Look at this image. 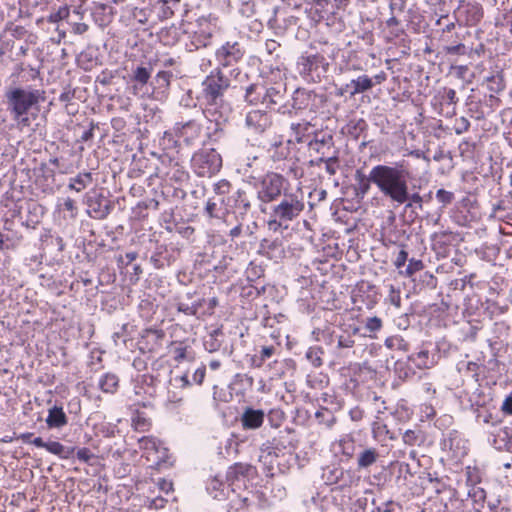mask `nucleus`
<instances>
[{
  "instance_id": "14",
  "label": "nucleus",
  "mask_w": 512,
  "mask_h": 512,
  "mask_svg": "<svg viewBox=\"0 0 512 512\" xmlns=\"http://www.w3.org/2000/svg\"><path fill=\"white\" fill-rule=\"evenodd\" d=\"M86 205L88 206V214L91 217L103 219L109 214V207L103 205L102 196H87Z\"/></svg>"
},
{
  "instance_id": "6",
  "label": "nucleus",
  "mask_w": 512,
  "mask_h": 512,
  "mask_svg": "<svg viewBox=\"0 0 512 512\" xmlns=\"http://www.w3.org/2000/svg\"><path fill=\"white\" fill-rule=\"evenodd\" d=\"M202 97L206 102L205 113H211V107L222 101L224 91L229 87V80L220 71L211 73L202 83Z\"/></svg>"
},
{
  "instance_id": "1",
  "label": "nucleus",
  "mask_w": 512,
  "mask_h": 512,
  "mask_svg": "<svg viewBox=\"0 0 512 512\" xmlns=\"http://www.w3.org/2000/svg\"><path fill=\"white\" fill-rule=\"evenodd\" d=\"M411 178V171L406 161L395 162L392 165L379 164L371 168L373 184L391 202L397 205L405 204V207L412 208L413 205L422 207V197L419 193L410 194L408 180Z\"/></svg>"
},
{
  "instance_id": "11",
  "label": "nucleus",
  "mask_w": 512,
  "mask_h": 512,
  "mask_svg": "<svg viewBox=\"0 0 512 512\" xmlns=\"http://www.w3.org/2000/svg\"><path fill=\"white\" fill-rule=\"evenodd\" d=\"M374 86L372 78L367 75H360L355 79H352L349 83L342 85L337 88L336 95L343 97L349 94L351 97L356 94L364 93L370 90Z\"/></svg>"
},
{
  "instance_id": "42",
  "label": "nucleus",
  "mask_w": 512,
  "mask_h": 512,
  "mask_svg": "<svg viewBox=\"0 0 512 512\" xmlns=\"http://www.w3.org/2000/svg\"><path fill=\"white\" fill-rule=\"evenodd\" d=\"M436 198L443 205H447L453 201L454 195L450 191H446L444 189H439L436 192Z\"/></svg>"
},
{
  "instance_id": "38",
  "label": "nucleus",
  "mask_w": 512,
  "mask_h": 512,
  "mask_svg": "<svg viewBox=\"0 0 512 512\" xmlns=\"http://www.w3.org/2000/svg\"><path fill=\"white\" fill-rule=\"evenodd\" d=\"M321 162L325 163V170L329 175H335L338 170V157L332 156L329 158H320Z\"/></svg>"
},
{
  "instance_id": "64",
  "label": "nucleus",
  "mask_w": 512,
  "mask_h": 512,
  "mask_svg": "<svg viewBox=\"0 0 512 512\" xmlns=\"http://www.w3.org/2000/svg\"><path fill=\"white\" fill-rule=\"evenodd\" d=\"M422 389H423V391H424L428 396H430V395H434V394H435V392H436V390H435V388L433 387V385H432L431 383H428V382L423 383V385H422Z\"/></svg>"
},
{
  "instance_id": "52",
  "label": "nucleus",
  "mask_w": 512,
  "mask_h": 512,
  "mask_svg": "<svg viewBox=\"0 0 512 512\" xmlns=\"http://www.w3.org/2000/svg\"><path fill=\"white\" fill-rule=\"evenodd\" d=\"M407 259H408V253H407L406 250L402 249L397 254V256H396V258L394 260V265L397 268H401V267H403L405 265Z\"/></svg>"
},
{
  "instance_id": "43",
  "label": "nucleus",
  "mask_w": 512,
  "mask_h": 512,
  "mask_svg": "<svg viewBox=\"0 0 512 512\" xmlns=\"http://www.w3.org/2000/svg\"><path fill=\"white\" fill-rule=\"evenodd\" d=\"M275 457L276 455L272 454L270 447L262 448L261 454L259 455V462H262L264 465H273Z\"/></svg>"
},
{
  "instance_id": "36",
  "label": "nucleus",
  "mask_w": 512,
  "mask_h": 512,
  "mask_svg": "<svg viewBox=\"0 0 512 512\" xmlns=\"http://www.w3.org/2000/svg\"><path fill=\"white\" fill-rule=\"evenodd\" d=\"M423 269V263L421 260H417L415 258H411L404 272H402L405 276L411 277L416 272Z\"/></svg>"
},
{
  "instance_id": "31",
  "label": "nucleus",
  "mask_w": 512,
  "mask_h": 512,
  "mask_svg": "<svg viewBox=\"0 0 512 512\" xmlns=\"http://www.w3.org/2000/svg\"><path fill=\"white\" fill-rule=\"evenodd\" d=\"M309 127H310V124L307 122L292 123L290 128L293 132L294 140L296 142H301L303 136L308 131Z\"/></svg>"
},
{
  "instance_id": "55",
  "label": "nucleus",
  "mask_w": 512,
  "mask_h": 512,
  "mask_svg": "<svg viewBox=\"0 0 512 512\" xmlns=\"http://www.w3.org/2000/svg\"><path fill=\"white\" fill-rule=\"evenodd\" d=\"M204 378H205V367L202 366V367L197 368L193 374V381L196 384L200 385V384H202Z\"/></svg>"
},
{
  "instance_id": "18",
  "label": "nucleus",
  "mask_w": 512,
  "mask_h": 512,
  "mask_svg": "<svg viewBox=\"0 0 512 512\" xmlns=\"http://www.w3.org/2000/svg\"><path fill=\"white\" fill-rule=\"evenodd\" d=\"M379 458V452L376 448H366L362 450L357 457L358 469H367L372 466Z\"/></svg>"
},
{
  "instance_id": "24",
  "label": "nucleus",
  "mask_w": 512,
  "mask_h": 512,
  "mask_svg": "<svg viewBox=\"0 0 512 512\" xmlns=\"http://www.w3.org/2000/svg\"><path fill=\"white\" fill-rule=\"evenodd\" d=\"M223 333L220 329H214L204 340V348L209 353L218 351L221 348V340L219 339Z\"/></svg>"
},
{
  "instance_id": "45",
  "label": "nucleus",
  "mask_w": 512,
  "mask_h": 512,
  "mask_svg": "<svg viewBox=\"0 0 512 512\" xmlns=\"http://www.w3.org/2000/svg\"><path fill=\"white\" fill-rule=\"evenodd\" d=\"M353 439L351 437H344L339 441V446L344 454L351 456L353 450Z\"/></svg>"
},
{
  "instance_id": "20",
  "label": "nucleus",
  "mask_w": 512,
  "mask_h": 512,
  "mask_svg": "<svg viewBox=\"0 0 512 512\" xmlns=\"http://www.w3.org/2000/svg\"><path fill=\"white\" fill-rule=\"evenodd\" d=\"M93 181L92 174L90 172L79 173L75 177L71 178L68 184L70 190L80 192L81 190L88 187Z\"/></svg>"
},
{
  "instance_id": "60",
  "label": "nucleus",
  "mask_w": 512,
  "mask_h": 512,
  "mask_svg": "<svg viewBox=\"0 0 512 512\" xmlns=\"http://www.w3.org/2000/svg\"><path fill=\"white\" fill-rule=\"evenodd\" d=\"M88 30V25L85 23H75L73 25V32L75 34H84Z\"/></svg>"
},
{
  "instance_id": "30",
  "label": "nucleus",
  "mask_w": 512,
  "mask_h": 512,
  "mask_svg": "<svg viewBox=\"0 0 512 512\" xmlns=\"http://www.w3.org/2000/svg\"><path fill=\"white\" fill-rule=\"evenodd\" d=\"M292 143V140L289 139L286 143L279 142L275 143V151L272 155V157L276 160L285 159L288 157L290 151H289V145Z\"/></svg>"
},
{
  "instance_id": "8",
  "label": "nucleus",
  "mask_w": 512,
  "mask_h": 512,
  "mask_svg": "<svg viewBox=\"0 0 512 512\" xmlns=\"http://www.w3.org/2000/svg\"><path fill=\"white\" fill-rule=\"evenodd\" d=\"M202 127L196 120L178 122L173 127L174 135L185 145H193L201 136Z\"/></svg>"
},
{
  "instance_id": "53",
  "label": "nucleus",
  "mask_w": 512,
  "mask_h": 512,
  "mask_svg": "<svg viewBox=\"0 0 512 512\" xmlns=\"http://www.w3.org/2000/svg\"><path fill=\"white\" fill-rule=\"evenodd\" d=\"M279 43L273 39L265 42V51L268 55L272 56L279 48Z\"/></svg>"
},
{
  "instance_id": "57",
  "label": "nucleus",
  "mask_w": 512,
  "mask_h": 512,
  "mask_svg": "<svg viewBox=\"0 0 512 512\" xmlns=\"http://www.w3.org/2000/svg\"><path fill=\"white\" fill-rule=\"evenodd\" d=\"M445 99L449 104H456L458 98L456 96V91L454 89H446L445 90Z\"/></svg>"
},
{
  "instance_id": "2",
  "label": "nucleus",
  "mask_w": 512,
  "mask_h": 512,
  "mask_svg": "<svg viewBox=\"0 0 512 512\" xmlns=\"http://www.w3.org/2000/svg\"><path fill=\"white\" fill-rule=\"evenodd\" d=\"M8 110L20 127H28L38 113L39 103L44 101V91L27 87H12L5 93Z\"/></svg>"
},
{
  "instance_id": "54",
  "label": "nucleus",
  "mask_w": 512,
  "mask_h": 512,
  "mask_svg": "<svg viewBox=\"0 0 512 512\" xmlns=\"http://www.w3.org/2000/svg\"><path fill=\"white\" fill-rule=\"evenodd\" d=\"M501 410L508 415H512V392L504 399Z\"/></svg>"
},
{
  "instance_id": "25",
  "label": "nucleus",
  "mask_w": 512,
  "mask_h": 512,
  "mask_svg": "<svg viewBox=\"0 0 512 512\" xmlns=\"http://www.w3.org/2000/svg\"><path fill=\"white\" fill-rule=\"evenodd\" d=\"M160 16L164 19L170 18L174 10L180 5V0H159Z\"/></svg>"
},
{
  "instance_id": "17",
  "label": "nucleus",
  "mask_w": 512,
  "mask_h": 512,
  "mask_svg": "<svg viewBox=\"0 0 512 512\" xmlns=\"http://www.w3.org/2000/svg\"><path fill=\"white\" fill-rule=\"evenodd\" d=\"M372 436L376 441H385L386 439L393 440L395 436L390 432L387 425L382 419L377 416L372 423Z\"/></svg>"
},
{
  "instance_id": "12",
  "label": "nucleus",
  "mask_w": 512,
  "mask_h": 512,
  "mask_svg": "<svg viewBox=\"0 0 512 512\" xmlns=\"http://www.w3.org/2000/svg\"><path fill=\"white\" fill-rule=\"evenodd\" d=\"M246 127L254 133H262L270 126L268 114L261 110H251L245 119Z\"/></svg>"
},
{
  "instance_id": "23",
  "label": "nucleus",
  "mask_w": 512,
  "mask_h": 512,
  "mask_svg": "<svg viewBox=\"0 0 512 512\" xmlns=\"http://www.w3.org/2000/svg\"><path fill=\"white\" fill-rule=\"evenodd\" d=\"M410 359L420 369L430 368L434 365V358L430 357L428 350H420L412 354Z\"/></svg>"
},
{
  "instance_id": "37",
  "label": "nucleus",
  "mask_w": 512,
  "mask_h": 512,
  "mask_svg": "<svg viewBox=\"0 0 512 512\" xmlns=\"http://www.w3.org/2000/svg\"><path fill=\"white\" fill-rule=\"evenodd\" d=\"M171 351L176 362H182L187 359V346L181 343L174 344Z\"/></svg>"
},
{
  "instance_id": "19",
  "label": "nucleus",
  "mask_w": 512,
  "mask_h": 512,
  "mask_svg": "<svg viewBox=\"0 0 512 512\" xmlns=\"http://www.w3.org/2000/svg\"><path fill=\"white\" fill-rule=\"evenodd\" d=\"M265 95H267V88L263 84H251L246 89L245 99L250 104H261Z\"/></svg>"
},
{
  "instance_id": "33",
  "label": "nucleus",
  "mask_w": 512,
  "mask_h": 512,
  "mask_svg": "<svg viewBox=\"0 0 512 512\" xmlns=\"http://www.w3.org/2000/svg\"><path fill=\"white\" fill-rule=\"evenodd\" d=\"M332 140H333L332 135H330L328 133L322 134L321 137H319V135L316 134L314 140L310 141L309 145L312 149L319 151L320 145L330 146V145H332Z\"/></svg>"
},
{
  "instance_id": "63",
  "label": "nucleus",
  "mask_w": 512,
  "mask_h": 512,
  "mask_svg": "<svg viewBox=\"0 0 512 512\" xmlns=\"http://www.w3.org/2000/svg\"><path fill=\"white\" fill-rule=\"evenodd\" d=\"M175 381H176V382H179V383H180V386H181L182 388H185V387L190 386V381H189V379H188V375H187V374H183V375H181V376H179V377H176V378H175Z\"/></svg>"
},
{
  "instance_id": "28",
  "label": "nucleus",
  "mask_w": 512,
  "mask_h": 512,
  "mask_svg": "<svg viewBox=\"0 0 512 512\" xmlns=\"http://www.w3.org/2000/svg\"><path fill=\"white\" fill-rule=\"evenodd\" d=\"M281 99V94L275 88H267V95L261 100V105L269 108L272 105L278 104Z\"/></svg>"
},
{
  "instance_id": "44",
  "label": "nucleus",
  "mask_w": 512,
  "mask_h": 512,
  "mask_svg": "<svg viewBox=\"0 0 512 512\" xmlns=\"http://www.w3.org/2000/svg\"><path fill=\"white\" fill-rule=\"evenodd\" d=\"M171 73L167 71H159L156 74L155 81L161 88H166L170 83Z\"/></svg>"
},
{
  "instance_id": "13",
  "label": "nucleus",
  "mask_w": 512,
  "mask_h": 512,
  "mask_svg": "<svg viewBox=\"0 0 512 512\" xmlns=\"http://www.w3.org/2000/svg\"><path fill=\"white\" fill-rule=\"evenodd\" d=\"M264 411L260 409L246 408L241 416V424L245 430H254L262 426Z\"/></svg>"
},
{
  "instance_id": "40",
  "label": "nucleus",
  "mask_w": 512,
  "mask_h": 512,
  "mask_svg": "<svg viewBox=\"0 0 512 512\" xmlns=\"http://www.w3.org/2000/svg\"><path fill=\"white\" fill-rule=\"evenodd\" d=\"M61 206L63 207V210L69 212V217L71 219H74L76 218L77 216V207L75 205V201L71 198H65L63 200V203L61 204Z\"/></svg>"
},
{
  "instance_id": "48",
  "label": "nucleus",
  "mask_w": 512,
  "mask_h": 512,
  "mask_svg": "<svg viewBox=\"0 0 512 512\" xmlns=\"http://www.w3.org/2000/svg\"><path fill=\"white\" fill-rule=\"evenodd\" d=\"M69 15V9L67 7L60 8L57 12L49 16V22L56 23L66 18Z\"/></svg>"
},
{
  "instance_id": "27",
  "label": "nucleus",
  "mask_w": 512,
  "mask_h": 512,
  "mask_svg": "<svg viewBox=\"0 0 512 512\" xmlns=\"http://www.w3.org/2000/svg\"><path fill=\"white\" fill-rule=\"evenodd\" d=\"M468 496L474 503L480 507H483V503L486 499V492L483 488L475 485L471 486V488L468 490Z\"/></svg>"
},
{
  "instance_id": "10",
  "label": "nucleus",
  "mask_w": 512,
  "mask_h": 512,
  "mask_svg": "<svg viewBox=\"0 0 512 512\" xmlns=\"http://www.w3.org/2000/svg\"><path fill=\"white\" fill-rule=\"evenodd\" d=\"M140 449L145 451V456L148 460L154 463L164 461L167 457V449L156 438L144 436L138 440Z\"/></svg>"
},
{
  "instance_id": "4",
  "label": "nucleus",
  "mask_w": 512,
  "mask_h": 512,
  "mask_svg": "<svg viewBox=\"0 0 512 512\" xmlns=\"http://www.w3.org/2000/svg\"><path fill=\"white\" fill-rule=\"evenodd\" d=\"M329 68L327 59L319 54H303L298 58L297 70L301 77L309 82H320Z\"/></svg>"
},
{
  "instance_id": "29",
  "label": "nucleus",
  "mask_w": 512,
  "mask_h": 512,
  "mask_svg": "<svg viewBox=\"0 0 512 512\" xmlns=\"http://www.w3.org/2000/svg\"><path fill=\"white\" fill-rule=\"evenodd\" d=\"M151 77V69L139 66L133 71V80L141 85L147 84Z\"/></svg>"
},
{
  "instance_id": "32",
  "label": "nucleus",
  "mask_w": 512,
  "mask_h": 512,
  "mask_svg": "<svg viewBox=\"0 0 512 512\" xmlns=\"http://www.w3.org/2000/svg\"><path fill=\"white\" fill-rule=\"evenodd\" d=\"M403 442L409 446L419 445L422 442L420 432L416 430H406L403 434Z\"/></svg>"
},
{
  "instance_id": "41",
  "label": "nucleus",
  "mask_w": 512,
  "mask_h": 512,
  "mask_svg": "<svg viewBox=\"0 0 512 512\" xmlns=\"http://www.w3.org/2000/svg\"><path fill=\"white\" fill-rule=\"evenodd\" d=\"M382 327V320L379 317H370L366 320L365 328L369 332H377Z\"/></svg>"
},
{
  "instance_id": "34",
  "label": "nucleus",
  "mask_w": 512,
  "mask_h": 512,
  "mask_svg": "<svg viewBox=\"0 0 512 512\" xmlns=\"http://www.w3.org/2000/svg\"><path fill=\"white\" fill-rule=\"evenodd\" d=\"M322 350L319 347H311L306 352L307 359L313 364L315 367H319L322 365L321 354Z\"/></svg>"
},
{
  "instance_id": "51",
  "label": "nucleus",
  "mask_w": 512,
  "mask_h": 512,
  "mask_svg": "<svg viewBox=\"0 0 512 512\" xmlns=\"http://www.w3.org/2000/svg\"><path fill=\"white\" fill-rule=\"evenodd\" d=\"M216 210H217V204L213 200L209 199L205 206V211H206L207 215L210 218H219V215L217 214Z\"/></svg>"
},
{
  "instance_id": "49",
  "label": "nucleus",
  "mask_w": 512,
  "mask_h": 512,
  "mask_svg": "<svg viewBox=\"0 0 512 512\" xmlns=\"http://www.w3.org/2000/svg\"><path fill=\"white\" fill-rule=\"evenodd\" d=\"M258 3H262V0H252L244 3L241 9L242 13L247 17L253 16L255 14L254 8Z\"/></svg>"
},
{
  "instance_id": "39",
  "label": "nucleus",
  "mask_w": 512,
  "mask_h": 512,
  "mask_svg": "<svg viewBox=\"0 0 512 512\" xmlns=\"http://www.w3.org/2000/svg\"><path fill=\"white\" fill-rule=\"evenodd\" d=\"M389 302L395 306L396 308H400L401 306V295L400 291L397 290L393 285L389 286V295H388Z\"/></svg>"
},
{
  "instance_id": "16",
  "label": "nucleus",
  "mask_w": 512,
  "mask_h": 512,
  "mask_svg": "<svg viewBox=\"0 0 512 512\" xmlns=\"http://www.w3.org/2000/svg\"><path fill=\"white\" fill-rule=\"evenodd\" d=\"M252 470V466L244 463H235L230 466L226 473V479L230 484L244 479Z\"/></svg>"
},
{
  "instance_id": "50",
  "label": "nucleus",
  "mask_w": 512,
  "mask_h": 512,
  "mask_svg": "<svg viewBox=\"0 0 512 512\" xmlns=\"http://www.w3.org/2000/svg\"><path fill=\"white\" fill-rule=\"evenodd\" d=\"M230 190V183L227 180H220L214 185V191L217 194H226Z\"/></svg>"
},
{
  "instance_id": "5",
  "label": "nucleus",
  "mask_w": 512,
  "mask_h": 512,
  "mask_svg": "<svg viewBox=\"0 0 512 512\" xmlns=\"http://www.w3.org/2000/svg\"><path fill=\"white\" fill-rule=\"evenodd\" d=\"M191 164L199 177H211L220 171L222 157L215 149L204 148L194 153Z\"/></svg>"
},
{
  "instance_id": "62",
  "label": "nucleus",
  "mask_w": 512,
  "mask_h": 512,
  "mask_svg": "<svg viewBox=\"0 0 512 512\" xmlns=\"http://www.w3.org/2000/svg\"><path fill=\"white\" fill-rule=\"evenodd\" d=\"M133 424L136 430H144L146 427V420L144 418L137 417L133 420Z\"/></svg>"
},
{
  "instance_id": "7",
  "label": "nucleus",
  "mask_w": 512,
  "mask_h": 512,
  "mask_svg": "<svg viewBox=\"0 0 512 512\" xmlns=\"http://www.w3.org/2000/svg\"><path fill=\"white\" fill-rule=\"evenodd\" d=\"M284 182V177L277 173L267 174L262 180L258 198L265 203L274 201L281 195Z\"/></svg>"
},
{
  "instance_id": "3",
  "label": "nucleus",
  "mask_w": 512,
  "mask_h": 512,
  "mask_svg": "<svg viewBox=\"0 0 512 512\" xmlns=\"http://www.w3.org/2000/svg\"><path fill=\"white\" fill-rule=\"evenodd\" d=\"M304 207L301 197L285 193L280 203L272 208L271 218L267 223L269 230L276 232L282 228L287 229L289 222L296 219Z\"/></svg>"
},
{
  "instance_id": "21",
  "label": "nucleus",
  "mask_w": 512,
  "mask_h": 512,
  "mask_svg": "<svg viewBox=\"0 0 512 512\" xmlns=\"http://www.w3.org/2000/svg\"><path fill=\"white\" fill-rule=\"evenodd\" d=\"M119 384V378L113 373H106L100 377L98 386L104 393H115Z\"/></svg>"
},
{
  "instance_id": "59",
  "label": "nucleus",
  "mask_w": 512,
  "mask_h": 512,
  "mask_svg": "<svg viewBox=\"0 0 512 512\" xmlns=\"http://www.w3.org/2000/svg\"><path fill=\"white\" fill-rule=\"evenodd\" d=\"M353 344H354V341L352 339H350L349 337L341 336L338 339V347L339 348H350L353 346Z\"/></svg>"
},
{
  "instance_id": "58",
  "label": "nucleus",
  "mask_w": 512,
  "mask_h": 512,
  "mask_svg": "<svg viewBox=\"0 0 512 512\" xmlns=\"http://www.w3.org/2000/svg\"><path fill=\"white\" fill-rule=\"evenodd\" d=\"M275 349L273 346H264L262 347L261 349V360L264 361L265 359H268L270 358L273 353H274Z\"/></svg>"
},
{
  "instance_id": "61",
  "label": "nucleus",
  "mask_w": 512,
  "mask_h": 512,
  "mask_svg": "<svg viewBox=\"0 0 512 512\" xmlns=\"http://www.w3.org/2000/svg\"><path fill=\"white\" fill-rule=\"evenodd\" d=\"M158 485H159L160 490L164 491L165 493H169L172 490V483L165 479H161L158 482Z\"/></svg>"
},
{
  "instance_id": "46",
  "label": "nucleus",
  "mask_w": 512,
  "mask_h": 512,
  "mask_svg": "<svg viewBox=\"0 0 512 512\" xmlns=\"http://www.w3.org/2000/svg\"><path fill=\"white\" fill-rule=\"evenodd\" d=\"M77 458L81 462L90 463L91 460L95 458V455L92 453L90 449L84 447L77 451Z\"/></svg>"
},
{
  "instance_id": "15",
  "label": "nucleus",
  "mask_w": 512,
  "mask_h": 512,
  "mask_svg": "<svg viewBox=\"0 0 512 512\" xmlns=\"http://www.w3.org/2000/svg\"><path fill=\"white\" fill-rule=\"evenodd\" d=\"M67 422L68 419L62 407L53 406L48 410L46 424L49 428H62Z\"/></svg>"
},
{
  "instance_id": "26",
  "label": "nucleus",
  "mask_w": 512,
  "mask_h": 512,
  "mask_svg": "<svg viewBox=\"0 0 512 512\" xmlns=\"http://www.w3.org/2000/svg\"><path fill=\"white\" fill-rule=\"evenodd\" d=\"M370 176H371V171L369 172V175L367 177H365L364 174H362L360 171H357L356 172V177L358 179V186H357V196L358 197H361V198H364L365 195L369 192L370 190V183H373L372 180L370 179Z\"/></svg>"
},
{
  "instance_id": "9",
  "label": "nucleus",
  "mask_w": 512,
  "mask_h": 512,
  "mask_svg": "<svg viewBox=\"0 0 512 512\" xmlns=\"http://www.w3.org/2000/svg\"><path fill=\"white\" fill-rule=\"evenodd\" d=\"M243 55L244 51L238 42H226L215 53L218 64L223 67L234 65Z\"/></svg>"
},
{
  "instance_id": "47",
  "label": "nucleus",
  "mask_w": 512,
  "mask_h": 512,
  "mask_svg": "<svg viewBox=\"0 0 512 512\" xmlns=\"http://www.w3.org/2000/svg\"><path fill=\"white\" fill-rule=\"evenodd\" d=\"M469 127H470L469 120L465 117H460L459 119L456 120L455 133L457 135H460V134L468 131Z\"/></svg>"
},
{
  "instance_id": "56",
  "label": "nucleus",
  "mask_w": 512,
  "mask_h": 512,
  "mask_svg": "<svg viewBox=\"0 0 512 512\" xmlns=\"http://www.w3.org/2000/svg\"><path fill=\"white\" fill-rule=\"evenodd\" d=\"M237 200L236 202L239 203V205H242L245 210L250 208V202L246 199L245 193L241 190H238L237 192Z\"/></svg>"
},
{
  "instance_id": "35",
  "label": "nucleus",
  "mask_w": 512,
  "mask_h": 512,
  "mask_svg": "<svg viewBox=\"0 0 512 512\" xmlns=\"http://www.w3.org/2000/svg\"><path fill=\"white\" fill-rule=\"evenodd\" d=\"M312 4L315 6V11L320 19L331 12L329 10L330 0H312Z\"/></svg>"
},
{
  "instance_id": "22",
  "label": "nucleus",
  "mask_w": 512,
  "mask_h": 512,
  "mask_svg": "<svg viewBox=\"0 0 512 512\" xmlns=\"http://www.w3.org/2000/svg\"><path fill=\"white\" fill-rule=\"evenodd\" d=\"M45 449L61 459H68L74 452V448L65 447L58 441H49L46 444Z\"/></svg>"
}]
</instances>
